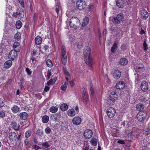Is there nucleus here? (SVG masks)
Wrapping results in <instances>:
<instances>
[{
    "label": "nucleus",
    "mask_w": 150,
    "mask_h": 150,
    "mask_svg": "<svg viewBox=\"0 0 150 150\" xmlns=\"http://www.w3.org/2000/svg\"><path fill=\"white\" fill-rule=\"evenodd\" d=\"M83 53L85 58V62L89 66L91 67L92 65L93 60L90 55L91 49L90 47L88 46L86 47Z\"/></svg>",
    "instance_id": "nucleus-1"
},
{
    "label": "nucleus",
    "mask_w": 150,
    "mask_h": 150,
    "mask_svg": "<svg viewBox=\"0 0 150 150\" xmlns=\"http://www.w3.org/2000/svg\"><path fill=\"white\" fill-rule=\"evenodd\" d=\"M124 19V15L122 13L118 14L117 17L112 16L110 18L109 20L116 24H120L122 22Z\"/></svg>",
    "instance_id": "nucleus-2"
},
{
    "label": "nucleus",
    "mask_w": 150,
    "mask_h": 150,
    "mask_svg": "<svg viewBox=\"0 0 150 150\" xmlns=\"http://www.w3.org/2000/svg\"><path fill=\"white\" fill-rule=\"evenodd\" d=\"M69 24L70 27L76 29L80 25L81 23L79 20L77 18L74 17L70 19Z\"/></svg>",
    "instance_id": "nucleus-3"
},
{
    "label": "nucleus",
    "mask_w": 150,
    "mask_h": 150,
    "mask_svg": "<svg viewBox=\"0 0 150 150\" xmlns=\"http://www.w3.org/2000/svg\"><path fill=\"white\" fill-rule=\"evenodd\" d=\"M60 58L63 64L65 65L67 62V56L66 54V50L64 45L62 46L61 48V54Z\"/></svg>",
    "instance_id": "nucleus-4"
},
{
    "label": "nucleus",
    "mask_w": 150,
    "mask_h": 150,
    "mask_svg": "<svg viewBox=\"0 0 150 150\" xmlns=\"http://www.w3.org/2000/svg\"><path fill=\"white\" fill-rule=\"evenodd\" d=\"M117 97V95L116 94L115 92H111L108 100L107 103L109 105H113Z\"/></svg>",
    "instance_id": "nucleus-5"
},
{
    "label": "nucleus",
    "mask_w": 150,
    "mask_h": 150,
    "mask_svg": "<svg viewBox=\"0 0 150 150\" xmlns=\"http://www.w3.org/2000/svg\"><path fill=\"white\" fill-rule=\"evenodd\" d=\"M147 116L146 112L144 111H141L137 114V118L139 121L142 122L145 119Z\"/></svg>",
    "instance_id": "nucleus-6"
},
{
    "label": "nucleus",
    "mask_w": 150,
    "mask_h": 150,
    "mask_svg": "<svg viewBox=\"0 0 150 150\" xmlns=\"http://www.w3.org/2000/svg\"><path fill=\"white\" fill-rule=\"evenodd\" d=\"M106 113L109 118H112L115 115L116 110L114 108L110 107L107 110Z\"/></svg>",
    "instance_id": "nucleus-7"
},
{
    "label": "nucleus",
    "mask_w": 150,
    "mask_h": 150,
    "mask_svg": "<svg viewBox=\"0 0 150 150\" xmlns=\"http://www.w3.org/2000/svg\"><path fill=\"white\" fill-rule=\"evenodd\" d=\"M86 6L85 2L83 1H78L76 4L77 8L79 10H82L85 8Z\"/></svg>",
    "instance_id": "nucleus-8"
},
{
    "label": "nucleus",
    "mask_w": 150,
    "mask_h": 150,
    "mask_svg": "<svg viewBox=\"0 0 150 150\" xmlns=\"http://www.w3.org/2000/svg\"><path fill=\"white\" fill-rule=\"evenodd\" d=\"M17 51L15 50H11L9 53L8 57L9 59L14 60L17 57Z\"/></svg>",
    "instance_id": "nucleus-9"
},
{
    "label": "nucleus",
    "mask_w": 150,
    "mask_h": 150,
    "mask_svg": "<svg viewBox=\"0 0 150 150\" xmlns=\"http://www.w3.org/2000/svg\"><path fill=\"white\" fill-rule=\"evenodd\" d=\"M82 95L83 102L86 104H87L88 99L87 95L85 89L84 88H82Z\"/></svg>",
    "instance_id": "nucleus-10"
},
{
    "label": "nucleus",
    "mask_w": 150,
    "mask_h": 150,
    "mask_svg": "<svg viewBox=\"0 0 150 150\" xmlns=\"http://www.w3.org/2000/svg\"><path fill=\"white\" fill-rule=\"evenodd\" d=\"M93 133L92 131L90 129L86 130L83 133V136L86 139H89L92 136Z\"/></svg>",
    "instance_id": "nucleus-11"
},
{
    "label": "nucleus",
    "mask_w": 150,
    "mask_h": 150,
    "mask_svg": "<svg viewBox=\"0 0 150 150\" xmlns=\"http://www.w3.org/2000/svg\"><path fill=\"white\" fill-rule=\"evenodd\" d=\"M81 119L78 116L74 117L72 120L73 123L75 125H79L81 122Z\"/></svg>",
    "instance_id": "nucleus-12"
},
{
    "label": "nucleus",
    "mask_w": 150,
    "mask_h": 150,
    "mask_svg": "<svg viewBox=\"0 0 150 150\" xmlns=\"http://www.w3.org/2000/svg\"><path fill=\"white\" fill-rule=\"evenodd\" d=\"M141 88L142 90L144 92L146 91L148 89V83L146 81H143L141 85Z\"/></svg>",
    "instance_id": "nucleus-13"
},
{
    "label": "nucleus",
    "mask_w": 150,
    "mask_h": 150,
    "mask_svg": "<svg viewBox=\"0 0 150 150\" xmlns=\"http://www.w3.org/2000/svg\"><path fill=\"white\" fill-rule=\"evenodd\" d=\"M9 139L11 141H15L17 139V135L14 132H11L9 133Z\"/></svg>",
    "instance_id": "nucleus-14"
},
{
    "label": "nucleus",
    "mask_w": 150,
    "mask_h": 150,
    "mask_svg": "<svg viewBox=\"0 0 150 150\" xmlns=\"http://www.w3.org/2000/svg\"><path fill=\"white\" fill-rule=\"evenodd\" d=\"M125 86L124 82L120 81L116 83V87L118 89H122L124 88Z\"/></svg>",
    "instance_id": "nucleus-15"
},
{
    "label": "nucleus",
    "mask_w": 150,
    "mask_h": 150,
    "mask_svg": "<svg viewBox=\"0 0 150 150\" xmlns=\"http://www.w3.org/2000/svg\"><path fill=\"white\" fill-rule=\"evenodd\" d=\"M145 70L144 66L142 64H140L138 65L137 66V71L138 72L142 73Z\"/></svg>",
    "instance_id": "nucleus-16"
},
{
    "label": "nucleus",
    "mask_w": 150,
    "mask_h": 150,
    "mask_svg": "<svg viewBox=\"0 0 150 150\" xmlns=\"http://www.w3.org/2000/svg\"><path fill=\"white\" fill-rule=\"evenodd\" d=\"M11 125L14 130L16 131L18 130L20 127L19 125L17 123L14 121H12L11 122Z\"/></svg>",
    "instance_id": "nucleus-17"
},
{
    "label": "nucleus",
    "mask_w": 150,
    "mask_h": 150,
    "mask_svg": "<svg viewBox=\"0 0 150 150\" xmlns=\"http://www.w3.org/2000/svg\"><path fill=\"white\" fill-rule=\"evenodd\" d=\"M141 14L142 17L144 19H146L148 17V13L146 10H144L141 12Z\"/></svg>",
    "instance_id": "nucleus-18"
},
{
    "label": "nucleus",
    "mask_w": 150,
    "mask_h": 150,
    "mask_svg": "<svg viewBox=\"0 0 150 150\" xmlns=\"http://www.w3.org/2000/svg\"><path fill=\"white\" fill-rule=\"evenodd\" d=\"M121 73L120 71L118 70L114 71L113 73V76L117 79H118L120 77Z\"/></svg>",
    "instance_id": "nucleus-19"
},
{
    "label": "nucleus",
    "mask_w": 150,
    "mask_h": 150,
    "mask_svg": "<svg viewBox=\"0 0 150 150\" xmlns=\"http://www.w3.org/2000/svg\"><path fill=\"white\" fill-rule=\"evenodd\" d=\"M67 114L69 116L72 117L75 115L76 113L74 109H71L68 110Z\"/></svg>",
    "instance_id": "nucleus-20"
},
{
    "label": "nucleus",
    "mask_w": 150,
    "mask_h": 150,
    "mask_svg": "<svg viewBox=\"0 0 150 150\" xmlns=\"http://www.w3.org/2000/svg\"><path fill=\"white\" fill-rule=\"evenodd\" d=\"M124 4L123 0H117L116 1V5L119 8H122Z\"/></svg>",
    "instance_id": "nucleus-21"
},
{
    "label": "nucleus",
    "mask_w": 150,
    "mask_h": 150,
    "mask_svg": "<svg viewBox=\"0 0 150 150\" xmlns=\"http://www.w3.org/2000/svg\"><path fill=\"white\" fill-rule=\"evenodd\" d=\"M144 105L141 103L137 104L136 107L137 110L140 111H143L142 110L144 109Z\"/></svg>",
    "instance_id": "nucleus-22"
},
{
    "label": "nucleus",
    "mask_w": 150,
    "mask_h": 150,
    "mask_svg": "<svg viewBox=\"0 0 150 150\" xmlns=\"http://www.w3.org/2000/svg\"><path fill=\"white\" fill-rule=\"evenodd\" d=\"M12 62L11 60H9L6 62L4 64V67L6 68H9L12 64Z\"/></svg>",
    "instance_id": "nucleus-23"
},
{
    "label": "nucleus",
    "mask_w": 150,
    "mask_h": 150,
    "mask_svg": "<svg viewBox=\"0 0 150 150\" xmlns=\"http://www.w3.org/2000/svg\"><path fill=\"white\" fill-rule=\"evenodd\" d=\"M42 38L41 37L39 36H38L36 37L35 39V43L39 45L42 42Z\"/></svg>",
    "instance_id": "nucleus-24"
},
{
    "label": "nucleus",
    "mask_w": 150,
    "mask_h": 150,
    "mask_svg": "<svg viewBox=\"0 0 150 150\" xmlns=\"http://www.w3.org/2000/svg\"><path fill=\"white\" fill-rule=\"evenodd\" d=\"M20 119L22 120L26 119L28 116V114L25 112L21 113L19 115Z\"/></svg>",
    "instance_id": "nucleus-25"
},
{
    "label": "nucleus",
    "mask_w": 150,
    "mask_h": 150,
    "mask_svg": "<svg viewBox=\"0 0 150 150\" xmlns=\"http://www.w3.org/2000/svg\"><path fill=\"white\" fill-rule=\"evenodd\" d=\"M90 142L93 146H96L97 144V139L94 137H93L91 140Z\"/></svg>",
    "instance_id": "nucleus-26"
},
{
    "label": "nucleus",
    "mask_w": 150,
    "mask_h": 150,
    "mask_svg": "<svg viewBox=\"0 0 150 150\" xmlns=\"http://www.w3.org/2000/svg\"><path fill=\"white\" fill-rule=\"evenodd\" d=\"M20 47V44L19 42H15L14 43L13 47L14 49H16L17 50H16L17 51H19Z\"/></svg>",
    "instance_id": "nucleus-27"
},
{
    "label": "nucleus",
    "mask_w": 150,
    "mask_h": 150,
    "mask_svg": "<svg viewBox=\"0 0 150 150\" xmlns=\"http://www.w3.org/2000/svg\"><path fill=\"white\" fill-rule=\"evenodd\" d=\"M18 17L19 18H23L24 15V12L22 9H20L19 10L18 9Z\"/></svg>",
    "instance_id": "nucleus-28"
},
{
    "label": "nucleus",
    "mask_w": 150,
    "mask_h": 150,
    "mask_svg": "<svg viewBox=\"0 0 150 150\" xmlns=\"http://www.w3.org/2000/svg\"><path fill=\"white\" fill-rule=\"evenodd\" d=\"M119 63L121 65H125L128 63V61L125 58H122L121 59Z\"/></svg>",
    "instance_id": "nucleus-29"
},
{
    "label": "nucleus",
    "mask_w": 150,
    "mask_h": 150,
    "mask_svg": "<svg viewBox=\"0 0 150 150\" xmlns=\"http://www.w3.org/2000/svg\"><path fill=\"white\" fill-rule=\"evenodd\" d=\"M49 117L47 115H45L42 118V121L44 123H47L49 120Z\"/></svg>",
    "instance_id": "nucleus-30"
},
{
    "label": "nucleus",
    "mask_w": 150,
    "mask_h": 150,
    "mask_svg": "<svg viewBox=\"0 0 150 150\" xmlns=\"http://www.w3.org/2000/svg\"><path fill=\"white\" fill-rule=\"evenodd\" d=\"M89 19L87 17H85L83 19V22L82 24V26H86L88 23Z\"/></svg>",
    "instance_id": "nucleus-31"
},
{
    "label": "nucleus",
    "mask_w": 150,
    "mask_h": 150,
    "mask_svg": "<svg viewBox=\"0 0 150 150\" xmlns=\"http://www.w3.org/2000/svg\"><path fill=\"white\" fill-rule=\"evenodd\" d=\"M68 108V106L66 103H64L61 106V109L63 111H65L67 110Z\"/></svg>",
    "instance_id": "nucleus-32"
},
{
    "label": "nucleus",
    "mask_w": 150,
    "mask_h": 150,
    "mask_svg": "<svg viewBox=\"0 0 150 150\" xmlns=\"http://www.w3.org/2000/svg\"><path fill=\"white\" fill-rule=\"evenodd\" d=\"M22 25V23L20 20L17 21L16 23V28L18 29H20Z\"/></svg>",
    "instance_id": "nucleus-33"
},
{
    "label": "nucleus",
    "mask_w": 150,
    "mask_h": 150,
    "mask_svg": "<svg viewBox=\"0 0 150 150\" xmlns=\"http://www.w3.org/2000/svg\"><path fill=\"white\" fill-rule=\"evenodd\" d=\"M51 120L54 122H57L58 120V117L55 114H53L50 117Z\"/></svg>",
    "instance_id": "nucleus-34"
},
{
    "label": "nucleus",
    "mask_w": 150,
    "mask_h": 150,
    "mask_svg": "<svg viewBox=\"0 0 150 150\" xmlns=\"http://www.w3.org/2000/svg\"><path fill=\"white\" fill-rule=\"evenodd\" d=\"M58 109V108L57 106H52L50 108V110L51 112L55 113L57 111Z\"/></svg>",
    "instance_id": "nucleus-35"
},
{
    "label": "nucleus",
    "mask_w": 150,
    "mask_h": 150,
    "mask_svg": "<svg viewBox=\"0 0 150 150\" xmlns=\"http://www.w3.org/2000/svg\"><path fill=\"white\" fill-rule=\"evenodd\" d=\"M36 134L39 136H41L43 134V131L42 130L38 129L36 132Z\"/></svg>",
    "instance_id": "nucleus-36"
},
{
    "label": "nucleus",
    "mask_w": 150,
    "mask_h": 150,
    "mask_svg": "<svg viewBox=\"0 0 150 150\" xmlns=\"http://www.w3.org/2000/svg\"><path fill=\"white\" fill-rule=\"evenodd\" d=\"M117 45L116 43H114L111 48V51L113 52H115L116 50V49L117 48Z\"/></svg>",
    "instance_id": "nucleus-37"
},
{
    "label": "nucleus",
    "mask_w": 150,
    "mask_h": 150,
    "mask_svg": "<svg viewBox=\"0 0 150 150\" xmlns=\"http://www.w3.org/2000/svg\"><path fill=\"white\" fill-rule=\"evenodd\" d=\"M19 108L17 105H14L11 108L12 111L15 113L18 112L19 110Z\"/></svg>",
    "instance_id": "nucleus-38"
},
{
    "label": "nucleus",
    "mask_w": 150,
    "mask_h": 150,
    "mask_svg": "<svg viewBox=\"0 0 150 150\" xmlns=\"http://www.w3.org/2000/svg\"><path fill=\"white\" fill-rule=\"evenodd\" d=\"M55 81L56 80L55 79H51L47 82V84L49 86L52 85L55 83Z\"/></svg>",
    "instance_id": "nucleus-39"
},
{
    "label": "nucleus",
    "mask_w": 150,
    "mask_h": 150,
    "mask_svg": "<svg viewBox=\"0 0 150 150\" xmlns=\"http://www.w3.org/2000/svg\"><path fill=\"white\" fill-rule=\"evenodd\" d=\"M21 34L19 33H17L14 35L15 40L19 41L21 38Z\"/></svg>",
    "instance_id": "nucleus-40"
},
{
    "label": "nucleus",
    "mask_w": 150,
    "mask_h": 150,
    "mask_svg": "<svg viewBox=\"0 0 150 150\" xmlns=\"http://www.w3.org/2000/svg\"><path fill=\"white\" fill-rule=\"evenodd\" d=\"M67 82H65L64 84L62 85L61 87V89L64 91H65L67 86Z\"/></svg>",
    "instance_id": "nucleus-41"
},
{
    "label": "nucleus",
    "mask_w": 150,
    "mask_h": 150,
    "mask_svg": "<svg viewBox=\"0 0 150 150\" xmlns=\"http://www.w3.org/2000/svg\"><path fill=\"white\" fill-rule=\"evenodd\" d=\"M31 132L30 130L27 131L25 133V135L26 138H29L31 135Z\"/></svg>",
    "instance_id": "nucleus-42"
},
{
    "label": "nucleus",
    "mask_w": 150,
    "mask_h": 150,
    "mask_svg": "<svg viewBox=\"0 0 150 150\" xmlns=\"http://www.w3.org/2000/svg\"><path fill=\"white\" fill-rule=\"evenodd\" d=\"M45 132L46 134H49L51 132L52 130L50 128L47 127L45 129Z\"/></svg>",
    "instance_id": "nucleus-43"
},
{
    "label": "nucleus",
    "mask_w": 150,
    "mask_h": 150,
    "mask_svg": "<svg viewBox=\"0 0 150 150\" xmlns=\"http://www.w3.org/2000/svg\"><path fill=\"white\" fill-rule=\"evenodd\" d=\"M146 40L145 39H144L143 43L144 49V51H146L148 49L147 45L146 43Z\"/></svg>",
    "instance_id": "nucleus-44"
},
{
    "label": "nucleus",
    "mask_w": 150,
    "mask_h": 150,
    "mask_svg": "<svg viewBox=\"0 0 150 150\" xmlns=\"http://www.w3.org/2000/svg\"><path fill=\"white\" fill-rule=\"evenodd\" d=\"M46 64L47 66L49 67H51L52 66V61L50 59H48L46 61Z\"/></svg>",
    "instance_id": "nucleus-45"
},
{
    "label": "nucleus",
    "mask_w": 150,
    "mask_h": 150,
    "mask_svg": "<svg viewBox=\"0 0 150 150\" xmlns=\"http://www.w3.org/2000/svg\"><path fill=\"white\" fill-rule=\"evenodd\" d=\"M90 91L91 93V98H92L93 97L94 94L92 84H91L90 85Z\"/></svg>",
    "instance_id": "nucleus-46"
},
{
    "label": "nucleus",
    "mask_w": 150,
    "mask_h": 150,
    "mask_svg": "<svg viewBox=\"0 0 150 150\" xmlns=\"http://www.w3.org/2000/svg\"><path fill=\"white\" fill-rule=\"evenodd\" d=\"M63 70L66 76H67L69 77L71 76L70 74L67 71V69L66 68L63 67Z\"/></svg>",
    "instance_id": "nucleus-47"
},
{
    "label": "nucleus",
    "mask_w": 150,
    "mask_h": 150,
    "mask_svg": "<svg viewBox=\"0 0 150 150\" xmlns=\"http://www.w3.org/2000/svg\"><path fill=\"white\" fill-rule=\"evenodd\" d=\"M5 116V111L3 110H0V117L4 118Z\"/></svg>",
    "instance_id": "nucleus-48"
},
{
    "label": "nucleus",
    "mask_w": 150,
    "mask_h": 150,
    "mask_svg": "<svg viewBox=\"0 0 150 150\" xmlns=\"http://www.w3.org/2000/svg\"><path fill=\"white\" fill-rule=\"evenodd\" d=\"M42 145L44 147L46 148H47L50 146L48 142H43Z\"/></svg>",
    "instance_id": "nucleus-49"
},
{
    "label": "nucleus",
    "mask_w": 150,
    "mask_h": 150,
    "mask_svg": "<svg viewBox=\"0 0 150 150\" xmlns=\"http://www.w3.org/2000/svg\"><path fill=\"white\" fill-rule=\"evenodd\" d=\"M38 18V14L36 13H35L33 16V21L34 22H36Z\"/></svg>",
    "instance_id": "nucleus-50"
},
{
    "label": "nucleus",
    "mask_w": 150,
    "mask_h": 150,
    "mask_svg": "<svg viewBox=\"0 0 150 150\" xmlns=\"http://www.w3.org/2000/svg\"><path fill=\"white\" fill-rule=\"evenodd\" d=\"M4 105V103L3 99L0 98V108L3 107Z\"/></svg>",
    "instance_id": "nucleus-51"
},
{
    "label": "nucleus",
    "mask_w": 150,
    "mask_h": 150,
    "mask_svg": "<svg viewBox=\"0 0 150 150\" xmlns=\"http://www.w3.org/2000/svg\"><path fill=\"white\" fill-rule=\"evenodd\" d=\"M121 49L123 51L127 49V46L126 45L123 44L121 47Z\"/></svg>",
    "instance_id": "nucleus-52"
},
{
    "label": "nucleus",
    "mask_w": 150,
    "mask_h": 150,
    "mask_svg": "<svg viewBox=\"0 0 150 150\" xmlns=\"http://www.w3.org/2000/svg\"><path fill=\"white\" fill-rule=\"evenodd\" d=\"M33 149H34L38 150L40 149V147L36 145H35L32 146Z\"/></svg>",
    "instance_id": "nucleus-53"
},
{
    "label": "nucleus",
    "mask_w": 150,
    "mask_h": 150,
    "mask_svg": "<svg viewBox=\"0 0 150 150\" xmlns=\"http://www.w3.org/2000/svg\"><path fill=\"white\" fill-rule=\"evenodd\" d=\"M18 9H17L16 12H14L13 13V16L15 18H16L17 17H18Z\"/></svg>",
    "instance_id": "nucleus-54"
},
{
    "label": "nucleus",
    "mask_w": 150,
    "mask_h": 150,
    "mask_svg": "<svg viewBox=\"0 0 150 150\" xmlns=\"http://www.w3.org/2000/svg\"><path fill=\"white\" fill-rule=\"evenodd\" d=\"M19 3L21 5L23 8L24 7V0H18Z\"/></svg>",
    "instance_id": "nucleus-55"
},
{
    "label": "nucleus",
    "mask_w": 150,
    "mask_h": 150,
    "mask_svg": "<svg viewBox=\"0 0 150 150\" xmlns=\"http://www.w3.org/2000/svg\"><path fill=\"white\" fill-rule=\"evenodd\" d=\"M56 8H55V11L57 14H58L59 13V5H57V6H56Z\"/></svg>",
    "instance_id": "nucleus-56"
},
{
    "label": "nucleus",
    "mask_w": 150,
    "mask_h": 150,
    "mask_svg": "<svg viewBox=\"0 0 150 150\" xmlns=\"http://www.w3.org/2000/svg\"><path fill=\"white\" fill-rule=\"evenodd\" d=\"M27 74L29 75H30L31 74V72L30 71L29 69L28 68H27L25 70Z\"/></svg>",
    "instance_id": "nucleus-57"
},
{
    "label": "nucleus",
    "mask_w": 150,
    "mask_h": 150,
    "mask_svg": "<svg viewBox=\"0 0 150 150\" xmlns=\"http://www.w3.org/2000/svg\"><path fill=\"white\" fill-rule=\"evenodd\" d=\"M51 75V72L50 71H48L47 73V76L48 78V79H49Z\"/></svg>",
    "instance_id": "nucleus-58"
},
{
    "label": "nucleus",
    "mask_w": 150,
    "mask_h": 150,
    "mask_svg": "<svg viewBox=\"0 0 150 150\" xmlns=\"http://www.w3.org/2000/svg\"><path fill=\"white\" fill-rule=\"evenodd\" d=\"M94 8V6L93 5H90L89 6V11H91L93 10Z\"/></svg>",
    "instance_id": "nucleus-59"
},
{
    "label": "nucleus",
    "mask_w": 150,
    "mask_h": 150,
    "mask_svg": "<svg viewBox=\"0 0 150 150\" xmlns=\"http://www.w3.org/2000/svg\"><path fill=\"white\" fill-rule=\"evenodd\" d=\"M117 143L122 144H125L124 141L122 140H119L117 141Z\"/></svg>",
    "instance_id": "nucleus-60"
},
{
    "label": "nucleus",
    "mask_w": 150,
    "mask_h": 150,
    "mask_svg": "<svg viewBox=\"0 0 150 150\" xmlns=\"http://www.w3.org/2000/svg\"><path fill=\"white\" fill-rule=\"evenodd\" d=\"M29 141L28 139H26L24 141L25 144L26 146H27L29 144Z\"/></svg>",
    "instance_id": "nucleus-61"
},
{
    "label": "nucleus",
    "mask_w": 150,
    "mask_h": 150,
    "mask_svg": "<svg viewBox=\"0 0 150 150\" xmlns=\"http://www.w3.org/2000/svg\"><path fill=\"white\" fill-rule=\"evenodd\" d=\"M50 89V88L47 86H46L45 87V88H44V91L46 92L48 91H49Z\"/></svg>",
    "instance_id": "nucleus-62"
},
{
    "label": "nucleus",
    "mask_w": 150,
    "mask_h": 150,
    "mask_svg": "<svg viewBox=\"0 0 150 150\" xmlns=\"http://www.w3.org/2000/svg\"><path fill=\"white\" fill-rule=\"evenodd\" d=\"M70 83L71 84V87H73L74 86V83L73 81H70Z\"/></svg>",
    "instance_id": "nucleus-63"
},
{
    "label": "nucleus",
    "mask_w": 150,
    "mask_h": 150,
    "mask_svg": "<svg viewBox=\"0 0 150 150\" xmlns=\"http://www.w3.org/2000/svg\"><path fill=\"white\" fill-rule=\"evenodd\" d=\"M49 48V46L47 45H45L44 46V50L46 51Z\"/></svg>",
    "instance_id": "nucleus-64"
}]
</instances>
